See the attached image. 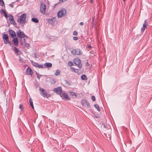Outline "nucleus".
I'll return each instance as SVG.
<instances>
[{
	"label": "nucleus",
	"mask_w": 152,
	"mask_h": 152,
	"mask_svg": "<svg viewBox=\"0 0 152 152\" xmlns=\"http://www.w3.org/2000/svg\"><path fill=\"white\" fill-rule=\"evenodd\" d=\"M44 65L47 67H50L52 66V64L51 63L47 62Z\"/></svg>",
	"instance_id": "nucleus-18"
},
{
	"label": "nucleus",
	"mask_w": 152,
	"mask_h": 152,
	"mask_svg": "<svg viewBox=\"0 0 152 152\" xmlns=\"http://www.w3.org/2000/svg\"><path fill=\"white\" fill-rule=\"evenodd\" d=\"M17 34L18 37L20 38H23L25 37L26 38H28V36L26 35L23 32H21L20 29L18 30L17 32Z\"/></svg>",
	"instance_id": "nucleus-6"
},
{
	"label": "nucleus",
	"mask_w": 152,
	"mask_h": 152,
	"mask_svg": "<svg viewBox=\"0 0 152 152\" xmlns=\"http://www.w3.org/2000/svg\"><path fill=\"white\" fill-rule=\"evenodd\" d=\"M12 41L15 45L17 46L18 44V42L17 38H14L12 39Z\"/></svg>",
	"instance_id": "nucleus-17"
},
{
	"label": "nucleus",
	"mask_w": 152,
	"mask_h": 152,
	"mask_svg": "<svg viewBox=\"0 0 152 152\" xmlns=\"http://www.w3.org/2000/svg\"><path fill=\"white\" fill-rule=\"evenodd\" d=\"M2 10L3 11V14H4V16L6 18H7L8 17L7 14V13H6V12H5V11H4L3 10Z\"/></svg>",
	"instance_id": "nucleus-31"
},
{
	"label": "nucleus",
	"mask_w": 152,
	"mask_h": 152,
	"mask_svg": "<svg viewBox=\"0 0 152 152\" xmlns=\"http://www.w3.org/2000/svg\"><path fill=\"white\" fill-rule=\"evenodd\" d=\"M94 106L99 111H100V108H99V106L98 105V104H95L94 105Z\"/></svg>",
	"instance_id": "nucleus-27"
},
{
	"label": "nucleus",
	"mask_w": 152,
	"mask_h": 152,
	"mask_svg": "<svg viewBox=\"0 0 152 152\" xmlns=\"http://www.w3.org/2000/svg\"><path fill=\"white\" fill-rule=\"evenodd\" d=\"M61 71L59 70H57L56 71V72L55 73V75L56 76H58L60 74Z\"/></svg>",
	"instance_id": "nucleus-25"
},
{
	"label": "nucleus",
	"mask_w": 152,
	"mask_h": 152,
	"mask_svg": "<svg viewBox=\"0 0 152 152\" xmlns=\"http://www.w3.org/2000/svg\"><path fill=\"white\" fill-rule=\"evenodd\" d=\"M81 78L82 80H87V78L86 76L84 74L82 75H81Z\"/></svg>",
	"instance_id": "nucleus-21"
},
{
	"label": "nucleus",
	"mask_w": 152,
	"mask_h": 152,
	"mask_svg": "<svg viewBox=\"0 0 152 152\" xmlns=\"http://www.w3.org/2000/svg\"><path fill=\"white\" fill-rule=\"evenodd\" d=\"M12 7H13V6L12 5H10Z\"/></svg>",
	"instance_id": "nucleus-41"
},
{
	"label": "nucleus",
	"mask_w": 152,
	"mask_h": 152,
	"mask_svg": "<svg viewBox=\"0 0 152 152\" xmlns=\"http://www.w3.org/2000/svg\"><path fill=\"white\" fill-rule=\"evenodd\" d=\"M26 13H23L20 17V18L17 20L18 23L23 26L26 23Z\"/></svg>",
	"instance_id": "nucleus-1"
},
{
	"label": "nucleus",
	"mask_w": 152,
	"mask_h": 152,
	"mask_svg": "<svg viewBox=\"0 0 152 152\" xmlns=\"http://www.w3.org/2000/svg\"><path fill=\"white\" fill-rule=\"evenodd\" d=\"M84 102L86 104V107H90L91 106L89 103L88 102L87 100L86 99H84Z\"/></svg>",
	"instance_id": "nucleus-19"
},
{
	"label": "nucleus",
	"mask_w": 152,
	"mask_h": 152,
	"mask_svg": "<svg viewBox=\"0 0 152 152\" xmlns=\"http://www.w3.org/2000/svg\"><path fill=\"white\" fill-rule=\"evenodd\" d=\"M74 62L78 67L80 68H82V64H81V61L79 58H75L74 60Z\"/></svg>",
	"instance_id": "nucleus-5"
},
{
	"label": "nucleus",
	"mask_w": 152,
	"mask_h": 152,
	"mask_svg": "<svg viewBox=\"0 0 152 152\" xmlns=\"http://www.w3.org/2000/svg\"><path fill=\"white\" fill-rule=\"evenodd\" d=\"M71 53L75 55H81L83 53L79 48L74 49L71 51Z\"/></svg>",
	"instance_id": "nucleus-4"
},
{
	"label": "nucleus",
	"mask_w": 152,
	"mask_h": 152,
	"mask_svg": "<svg viewBox=\"0 0 152 152\" xmlns=\"http://www.w3.org/2000/svg\"><path fill=\"white\" fill-rule=\"evenodd\" d=\"M148 26V22L146 21V20H145L144 21V23L143 24L142 27L141 29V32H143L145 29L147 28V26Z\"/></svg>",
	"instance_id": "nucleus-10"
},
{
	"label": "nucleus",
	"mask_w": 152,
	"mask_h": 152,
	"mask_svg": "<svg viewBox=\"0 0 152 152\" xmlns=\"http://www.w3.org/2000/svg\"><path fill=\"white\" fill-rule=\"evenodd\" d=\"M91 99H92V100L93 101H95L96 100V98H95V96H92L91 97Z\"/></svg>",
	"instance_id": "nucleus-34"
},
{
	"label": "nucleus",
	"mask_w": 152,
	"mask_h": 152,
	"mask_svg": "<svg viewBox=\"0 0 152 152\" xmlns=\"http://www.w3.org/2000/svg\"><path fill=\"white\" fill-rule=\"evenodd\" d=\"M60 96L63 99H68L69 98L68 95L65 93H62L60 95Z\"/></svg>",
	"instance_id": "nucleus-13"
},
{
	"label": "nucleus",
	"mask_w": 152,
	"mask_h": 152,
	"mask_svg": "<svg viewBox=\"0 0 152 152\" xmlns=\"http://www.w3.org/2000/svg\"><path fill=\"white\" fill-rule=\"evenodd\" d=\"M9 20L10 21V23L11 24H13L14 25L16 24L14 20L13 16L12 15H11L10 16Z\"/></svg>",
	"instance_id": "nucleus-12"
},
{
	"label": "nucleus",
	"mask_w": 152,
	"mask_h": 152,
	"mask_svg": "<svg viewBox=\"0 0 152 152\" xmlns=\"http://www.w3.org/2000/svg\"><path fill=\"white\" fill-rule=\"evenodd\" d=\"M64 0V1H66V0Z\"/></svg>",
	"instance_id": "nucleus-44"
},
{
	"label": "nucleus",
	"mask_w": 152,
	"mask_h": 152,
	"mask_svg": "<svg viewBox=\"0 0 152 152\" xmlns=\"http://www.w3.org/2000/svg\"><path fill=\"white\" fill-rule=\"evenodd\" d=\"M29 102L30 104V105L31 107H32V109H34V107L33 104V101L31 97L29 99Z\"/></svg>",
	"instance_id": "nucleus-20"
},
{
	"label": "nucleus",
	"mask_w": 152,
	"mask_h": 152,
	"mask_svg": "<svg viewBox=\"0 0 152 152\" xmlns=\"http://www.w3.org/2000/svg\"><path fill=\"white\" fill-rule=\"evenodd\" d=\"M65 10H61L59 11L58 13V16L59 18H61L62 16L64 15L65 13Z\"/></svg>",
	"instance_id": "nucleus-11"
},
{
	"label": "nucleus",
	"mask_w": 152,
	"mask_h": 152,
	"mask_svg": "<svg viewBox=\"0 0 152 152\" xmlns=\"http://www.w3.org/2000/svg\"><path fill=\"white\" fill-rule=\"evenodd\" d=\"M59 1L60 2H62L63 1H64V0H59Z\"/></svg>",
	"instance_id": "nucleus-39"
},
{
	"label": "nucleus",
	"mask_w": 152,
	"mask_h": 152,
	"mask_svg": "<svg viewBox=\"0 0 152 152\" xmlns=\"http://www.w3.org/2000/svg\"><path fill=\"white\" fill-rule=\"evenodd\" d=\"M26 73L28 75H31L33 74V72L31 69L29 67H28L27 68Z\"/></svg>",
	"instance_id": "nucleus-15"
},
{
	"label": "nucleus",
	"mask_w": 152,
	"mask_h": 152,
	"mask_svg": "<svg viewBox=\"0 0 152 152\" xmlns=\"http://www.w3.org/2000/svg\"><path fill=\"white\" fill-rule=\"evenodd\" d=\"M13 50L15 53L17 54H18L19 52L18 49L15 47L13 48Z\"/></svg>",
	"instance_id": "nucleus-23"
},
{
	"label": "nucleus",
	"mask_w": 152,
	"mask_h": 152,
	"mask_svg": "<svg viewBox=\"0 0 152 152\" xmlns=\"http://www.w3.org/2000/svg\"><path fill=\"white\" fill-rule=\"evenodd\" d=\"M9 33L11 35V37L13 38L14 37L16 36V35L15 32L12 30L10 29L9 30Z\"/></svg>",
	"instance_id": "nucleus-14"
},
{
	"label": "nucleus",
	"mask_w": 152,
	"mask_h": 152,
	"mask_svg": "<svg viewBox=\"0 0 152 152\" xmlns=\"http://www.w3.org/2000/svg\"><path fill=\"white\" fill-rule=\"evenodd\" d=\"M34 55H35V58H37V56L36 55V54L35 53L34 54Z\"/></svg>",
	"instance_id": "nucleus-40"
},
{
	"label": "nucleus",
	"mask_w": 152,
	"mask_h": 152,
	"mask_svg": "<svg viewBox=\"0 0 152 152\" xmlns=\"http://www.w3.org/2000/svg\"><path fill=\"white\" fill-rule=\"evenodd\" d=\"M73 39L74 40H76L78 39V37H73Z\"/></svg>",
	"instance_id": "nucleus-36"
},
{
	"label": "nucleus",
	"mask_w": 152,
	"mask_h": 152,
	"mask_svg": "<svg viewBox=\"0 0 152 152\" xmlns=\"http://www.w3.org/2000/svg\"><path fill=\"white\" fill-rule=\"evenodd\" d=\"M70 68L72 71H73L75 72V68H74V67H71Z\"/></svg>",
	"instance_id": "nucleus-37"
},
{
	"label": "nucleus",
	"mask_w": 152,
	"mask_h": 152,
	"mask_svg": "<svg viewBox=\"0 0 152 152\" xmlns=\"http://www.w3.org/2000/svg\"><path fill=\"white\" fill-rule=\"evenodd\" d=\"M31 62L34 66L37 67L41 69H43L45 67H44L42 65L39 64L37 62H35L33 61H31Z\"/></svg>",
	"instance_id": "nucleus-8"
},
{
	"label": "nucleus",
	"mask_w": 152,
	"mask_h": 152,
	"mask_svg": "<svg viewBox=\"0 0 152 152\" xmlns=\"http://www.w3.org/2000/svg\"><path fill=\"white\" fill-rule=\"evenodd\" d=\"M56 20V18H52L51 19H49L48 20V21L49 23H50L51 24L54 23L55 22Z\"/></svg>",
	"instance_id": "nucleus-16"
},
{
	"label": "nucleus",
	"mask_w": 152,
	"mask_h": 152,
	"mask_svg": "<svg viewBox=\"0 0 152 152\" xmlns=\"http://www.w3.org/2000/svg\"><path fill=\"white\" fill-rule=\"evenodd\" d=\"M68 64L70 66H72L73 64V63L71 61L69 62Z\"/></svg>",
	"instance_id": "nucleus-33"
},
{
	"label": "nucleus",
	"mask_w": 152,
	"mask_h": 152,
	"mask_svg": "<svg viewBox=\"0 0 152 152\" xmlns=\"http://www.w3.org/2000/svg\"><path fill=\"white\" fill-rule=\"evenodd\" d=\"M71 95L72 96H73V97L74 98H75L77 96L76 95V94L75 93L71 92H70Z\"/></svg>",
	"instance_id": "nucleus-24"
},
{
	"label": "nucleus",
	"mask_w": 152,
	"mask_h": 152,
	"mask_svg": "<svg viewBox=\"0 0 152 152\" xmlns=\"http://www.w3.org/2000/svg\"><path fill=\"white\" fill-rule=\"evenodd\" d=\"M0 5L2 6L4 5V2L3 0H0Z\"/></svg>",
	"instance_id": "nucleus-28"
},
{
	"label": "nucleus",
	"mask_w": 152,
	"mask_h": 152,
	"mask_svg": "<svg viewBox=\"0 0 152 152\" xmlns=\"http://www.w3.org/2000/svg\"><path fill=\"white\" fill-rule=\"evenodd\" d=\"M94 18H93V21L94 20Z\"/></svg>",
	"instance_id": "nucleus-42"
},
{
	"label": "nucleus",
	"mask_w": 152,
	"mask_h": 152,
	"mask_svg": "<svg viewBox=\"0 0 152 152\" xmlns=\"http://www.w3.org/2000/svg\"><path fill=\"white\" fill-rule=\"evenodd\" d=\"M19 108L21 110L22 109H23L24 108L23 107L22 104H20L19 105Z\"/></svg>",
	"instance_id": "nucleus-32"
},
{
	"label": "nucleus",
	"mask_w": 152,
	"mask_h": 152,
	"mask_svg": "<svg viewBox=\"0 0 152 152\" xmlns=\"http://www.w3.org/2000/svg\"><path fill=\"white\" fill-rule=\"evenodd\" d=\"M84 102V99H83L81 101V103L82 106H86V105Z\"/></svg>",
	"instance_id": "nucleus-29"
},
{
	"label": "nucleus",
	"mask_w": 152,
	"mask_h": 152,
	"mask_svg": "<svg viewBox=\"0 0 152 152\" xmlns=\"http://www.w3.org/2000/svg\"><path fill=\"white\" fill-rule=\"evenodd\" d=\"M39 91L41 95L44 97L48 98L51 96L50 94L47 92L46 90L44 89L40 88Z\"/></svg>",
	"instance_id": "nucleus-2"
},
{
	"label": "nucleus",
	"mask_w": 152,
	"mask_h": 152,
	"mask_svg": "<svg viewBox=\"0 0 152 152\" xmlns=\"http://www.w3.org/2000/svg\"><path fill=\"white\" fill-rule=\"evenodd\" d=\"M126 0H123V1H125Z\"/></svg>",
	"instance_id": "nucleus-43"
},
{
	"label": "nucleus",
	"mask_w": 152,
	"mask_h": 152,
	"mask_svg": "<svg viewBox=\"0 0 152 152\" xmlns=\"http://www.w3.org/2000/svg\"><path fill=\"white\" fill-rule=\"evenodd\" d=\"M3 39L4 40V43L6 44L8 43L10 45H11V43L10 41L9 40V37L7 34H4L3 36Z\"/></svg>",
	"instance_id": "nucleus-3"
},
{
	"label": "nucleus",
	"mask_w": 152,
	"mask_h": 152,
	"mask_svg": "<svg viewBox=\"0 0 152 152\" xmlns=\"http://www.w3.org/2000/svg\"><path fill=\"white\" fill-rule=\"evenodd\" d=\"M46 9V6L45 4L44 3L41 4L40 7V11L43 14H44L45 12Z\"/></svg>",
	"instance_id": "nucleus-7"
},
{
	"label": "nucleus",
	"mask_w": 152,
	"mask_h": 152,
	"mask_svg": "<svg viewBox=\"0 0 152 152\" xmlns=\"http://www.w3.org/2000/svg\"><path fill=\"white\" fill-rule=\"evenodd\" d=\"M54 92L58 94H61L62 92V89L61 86L55 88L54 89Z\"/></svg>",
	"instance_id": "nucleus-9"
},
{
	"label": "nucleus",
	"mask_w": 152,
	"mask_h": 152,
	"mask_svg": "<svg viewBox=\"0 0 152 152\" xmlns=\"http://www.w3.org/2000/svg\"><path fill=\"white\" fill-rule=\"evenodd\" d=\"M31 20L32 22L35 23H37L39 22V20L36 18H32Z\"/></svg>",
	"instance_id": "nucleus-22"
},
{
	"label": "nucleus",
	"mask_w": 152,
	"mask_h": 152,
	"mask_svg": "<svg viewBox=\"0 0 152 152\" xmlns=\"http://www.w3.org/2000/svg\"><path fill=\"white\" fill-rule=\"evenodd\" d=\"M73 34L74 35H77V33L76 31H74L73 33Z\"/></svg>",
	"instance_id": "nucleus-35"
},
{
	"label": "nucleus",
	"mask_w": 152,
	"mask_h": 152,
	"mask_svg": "<svg viewBox=\"0 0 152 152\" xmlns=\"http://www.w3.org/2000/svg\"><path fill=\"white\" fill-rule=\"evenodd\" d=\"M80 24L81 26H83L84 24V23L83 22H81L80 23Z\"/></svg>",
	"instance_id": "nucleus-38"
},
{
	"label": "nucleus",
	"mask_w": 152,
	"mask_h": 152,
	"mask_svg": "<svg viewBox=\"0 0 152 152\" xmlns=\"http://www.w3.org/2000/svg\"><path fill=\"white\" fill-rule=\"evenodd\" d=\"M37 77L39 79L40 77H42L41 75L38 73H37Z\"/></svg>",
	"instance_id": "nucleus-30"
},
{
	"label": "nucleus",
	"mask_w": 152,
	"mask_h": 152,
	"mask_svg": "<svg viewBox=\"0 0 152 152\" xmlns=\"http://www.w3.org/2000/svg\"><path fill=\"white\" fill-rule=\"evenodd\" d=\"M23 40L24 41V42L25 43V44L24 45L25 47H27V48L28 47L30 46L29 44L28 43H26V40H25V39H23Z\"/></svg>",
	"instance_id": "nucleus-26"
}]
</instances>
